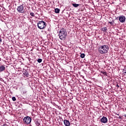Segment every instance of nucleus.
<instances>
[{
	"mask_svg": "<svg viewBox=\"0 0 126 126\" xmlns=\"http://www.w3.org/2000/svg\"><path fill=\"white\" fill-rule=\"evenodd\" d=\"M66 35H67V32H66V29H64V28H62L60 29L59 33V36L61 40H65Z\"/></svg>",
	"mask_w": 126,
	"mask_h": 126,
	"instance_id": "obj_1",
	"label": "nucleus"
},
{
	"mask_svg": "<svg viewBox=\"0 0 126 126\" xmlns=\"http://www.w3.org/2000/svg\"><path fill=\"white\" fill-rule=\"evenodd\" d=\"M108 51H109V46L107 45H102L98 48V53L100 54H107Z\"/></svg>",
	"mask_w": 126,
	"mask_h": 126,
	"instance_id": "obj_2",
	"label": "nucleus"
},
{
	"mask_svg": "<svg viewBox=\"0 0 126 126\" xmlns=\"http://www.w3.org/2000/svg\"><path fill=\"white\" fill-rule=\"evenodd\" d=\"M37 27L41 30L44 29L45 27H46V22H44V21H39L37 23Z\"/></svg>",
	"mask_w": 126,
	"mask_h": 126,
	"instance_id": "obj_3",
	"label": "nucleus"
},
{
	"mask_svg": "<svg viewBox=\"0 0 126 126\" xmlns=\"http://www.w3.org/2000/svg\"><path fill=\"white\" fill-rule=\"evenodd\" d=\"M17 11L19 13H25V9H24V6L23 5H20L17 8Z\"/></svg>",
	"mask_w": 126,
	"mask_h": 126,
	"instance_id": "obj_4",
	"label": "nucleus"
},
{
	"mask_svg": "<svg viewBox=\"0 0 126 126\" xmlns=\"http://www.w3.org/2000/svg\"><path fill=\"white\" fill-rule=\"evenodd\" d=\"M32 121V119H31V117L29 116H26L23 119V122L24 124H26V125H29L30 124H31Z\"/></svg>",
	"mask_w": 126,
	"mask_h": 126,
	"instance_id": "obj_5",
	"label": "nucleus"
},
{
	"mask_svg": "<svg viewBox=\"0 0 126 126\" xmlns=\"http://www.w3.org/2000/svg\"><path fill=\"white\" fill-rule=\"evenodd\" d=\"M100 122L102 124H107L108 123V119L106 117H103L101 119H100Z\"/></svg>",
	"mask_w": 126,
	"mask_h": 126,
	"instance_id": "obj_6",
	"label": "nucleus"
},
{
	"mask_svg": "<svg viewBox=\"0 0 126 126\" xmlns=\"http://www.w3.org/2000/svg\"><path fill=\"white\" fill-rule=\"evenodd\" d=\"M119 20L121 23H124L126 22V17L124 16H121L119 17Z\"/></svg>",
	"mask_w": 126,
	"mask_h": 126,
	"instance_id": "obj_7",
	"label": "nucleus"
},
{
	"mask_svg": "<svg viewBox=\"0 0 126 126\" xmlns=\"http://www.w3.org/2000/svg\"><path fill=\"white\" fill-rule=\"evenodd\" d=\"M63 123H64V125L65 126H70V123L69 122V121L68 120H64L63 121Z\"/></svg>",
	"mask_w": 126,
	"mask_h": 126,
	"instance_id": "obj_8",
	"label": "nucleus"
},
{
	"mask_svg": "<svg viewBox=\"0 0 126 126\" xmlns=\"http://www.w3.org/2000/svg\"><path fill=\"white\" fill-rule=\"evenodd\" d=\"M5 70V66L4 65H0V72H2Z\"/></svg>",
	"mask_w": 126,
	"mask_h": 126,
	"instance_id": "obj_9",
	"label": "nucleus"
},
{
	"mask_svg": "<svg viewBox=\"0 0 126 126\" xmlns=\"http://www.w3.org/2000/svg\"><path fill=\"white\" fill-rule=\"evenodd\" d=\"M23 73L24 75H25V76H27V77H28V76L29 75V74L28 73V72H27V70L23 71Z\"/></svg>",
	"mask_w": 126,
	"mask_h": 126,
	"instance_id": "obj_10",
	"label": "nucleus"
},
{
	"mask_svg": "<svg viewBox=\"0 0 126 126\" xmlns=\"http://www.w3.org/2000/svg\"><path fill=\"white\" fill-rule=\"evenodd\" d=\"M72 5H73V6H74V7H78V6H79V5H80V4H76V3H72Z\"/></svg>",
	"mask_w": 126,
	"mask_h": 126,
	"instance_id": "obj_11",
	"label": "nucleus"
},
{
	"mask_svg": "<svg viewBox=\"0 0 126 126\" xmlns=\"http://www.w3.org/2000/svg\"><path fill=\"white\" fill-rule=\"evenodd\" d=\"M108 23H109V24H111V26H114V23H115V21L112 20L111 22H108Z\"/></svg>",
	"mask_w": 126,
	"mask_h": 126,
	"instance_id": "obj_12",
	"label": "nucleus"
},
{
	"mask_svg": "<svg viewBox=\"0 0 126 126\" xmlns=\"http://www.w3.org/2000/svg\"><path fill=\"white\" fill-rule=\"evenodd\" d=\"M60 9H59V8H56V9H55V13H60Z\"/></svg>",
	"mask_w": 126,
	"mask_h": 126,
	"instance_id": "obj_13",
	"label": "nucleus"
},
{
	"mask_svg": "<svg viewBox=\"0 0 126 126\" xmlns=\"http://www.w3.org/2000/svg\"><path fill=\"white\" fill-rule=\"evenodd\" d=\"M35 124L36 125V126H41V124H40V123H39V121H36L35 122Z\"/></svg>",
	"mask_w": 126,
	"mask_h": 126,
	"instance_id": "obj_14",
	"label": "nucleus"
},
{
	"mask_svg": "<svg viewBox=\"0 0 126 126\" xmlns=\"http://www.w3.org/2000/svg\"><path fill=\"white\" fill-rule=\"evenodd\" d=\"M85 57V54H81L80 55V58H81V59H84V58Z\"/></svg>",
	"mask_w": 126,
	"mask_h": 126,
	"instance_id": "obj_15",
	"label": "nucleus"
},
{
	"mask_svg": "<svg viewBox=\"0 0 126 126\" xmlns=\"http://www.w3.org/2000/svg\"><path fill=\"white\" fill-rule=\"evenodd\" d=\"M102 31H107V27H104L101 28Z\"/></svg>",
	"mask_w": 126,
	"mask_h": 126,
	"instance_id": "obj_16",
	"label": "nucleus"
},
{
	"mask_svg": "<svg viewBox=\"0 0 126 126\" xmlns=\"http://www.w3.org/2000/svg\"><path fill=\"white\" fill-rule=\"evenodd\" d=\"M101 73L102 74H104V75H107V72H105V71H101Z\"/></svg>",
	"mask_w": 126,
	"mask_h": 126,
	"instance_id": "obj_17",
	"label": "nucleus"
},
{
	"mask_svg": "<svg viewBox=\"0 0 126 126\" xmlns=\"http://www.w3.org/2000/svg\"><path fill=\"white\" fill-rule=\"evenodd\" d=\"M30 15L31 16H32V17H34V16H35V15H34V13H33L32 12L30 13Z\"/></svg>",
	"mask_w": 126,
	"mask_h": 126,
	"instance_id": "obj_18",
	"label": "nucleus"
},
{
	"mask_svg": "<svg viewBox=\"0 0 126 126\" xmlns=\"http://www.w3.org/2000/svg\"><path fill=\"white\" fill-rule=\"evenodd\" d=\"M41 62H42V59H38L37 60V62L39 63H41Z\"/></svg>",
	"mask_w": 126,
	"mask_h": 126,
	"instance_id": "obj_19",
	"label": "nucleus"
},
{
	"mask_svg": "<svg viewBox=\"0 0 126 126\" xmlns=\"http://www.w3.org/2000/svg\"><path fill=\"white\" fill-rule=\"evenodd\" d=\"M12 100L13 101H16V98L15 97V96H13V97H12Z\"/></svg>",
	"mask_w": 126,
	"mask_h": 126,
	"instance_id": "obj_20",
	"label": "nucleus"
},
{
	"mask_svg": "<svg viewBox=\"0 0 126 126\" xmlns=\"http://www.w3.org/2000/svg\"><path fill=\"white\" fill-rule=\"evenodd\" d=\"M2 42V39H1V37H0V43H1Z\"/></svg>",
	"mask_w": 126,
	"mask_h": 126,
	"instance_id": "obj_21",
	"label": "nucleus"
},
{
	"mask_svg": "<svg viewBox=\"0 0 126 126\" xmlns=\"http://www.w3.org/2000/svg\"><path fill=\"white\" fill-rule=\"evenodd\" d=\"M116 87H117V89H118V88H120V86H119V84H117V85H116Z\"/></svg>",
	"mask_w": 126,
	"mask_h": 126,
	"instance_id": "obj_22",
	"label": "nucleus"
},
{
	"mask_svg": "<svg viewBox=\"0 0 126 126\" xmlns=\"http://www.w3.org/2000/svg\"><path fill=\"white\" fill-rule=\"evenodd\" d=\"M3 126H7V125H6V124H3Z\"/></svg>",
	"mask_w": 126,
	"mask_h": 126,
	"instance_id": "obj_23",
	"label": "nucleus"
},
{
	"mask_svg": "<svg viewBox=\"0 0 126 126\" xmlns=\"http://www.w3.org/2000/svg\"><path fill=\"white\" fill-rule=\"evenodd\" d=\"M124 116L125 117V118H126V114H125Z\"/></svg>",
	"mask_w": 126,
	"mask_h": 126,
	"instance_id": "obj_24",
	"label": "nucleus"
},
{
	"mask_svg": "<svg viewBox=\"0 0 126 126\" xmlns=\"http://www.w3.org/2000/svg\"><path fill=\"white\" fill-rule=\"evenodd\" d=\"M116 115H117V116H119V114H116Z\"/></svg>",
	"mask_w": 126,
	"mask_h": 126,
	"instance_id": "obj_25",
	"label": "nucleus"
}]
</instances>
